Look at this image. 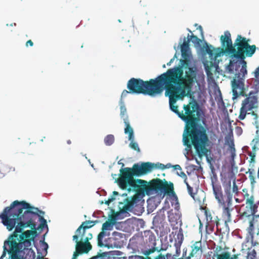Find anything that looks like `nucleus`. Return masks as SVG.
Instances as JSON below:
<instances>
[{"instance_id":"1","label":"nucleus","mask_w":259,"mask_h":259,"mask_svg":"<svg viewBox=\"0 0 259 259\" xmlns=\"http://www.w3.org/2000/svg\"><path fill=\"white\" fill-rule=\"evenodd\" d=\"M161 75L165 96L169 98L170 109L186 122L183 135L186 150L188 152L191 151L193 145L200 158L207 156L208 138L205 128L200 123L202 112L199 105L195 101L184 105L185 113L179 111L178 106L175 105L178 100H182L188 96L196 77L195 70L192 67H188L184 77L182 67H177L168 69Z\"/></svg>"},{"instance_id":"2","label":"nucleus","mask_w":259,"mask_h":259,"mask_svg":"<svg viewBox=\"0 0 259 259\" xmlns=\"http://www.w3.org/2000/svg\"><path fill=\"white\" fill-rule=\"evenodd\" d=\"M155 167L165 169V166L162 163L154 164L150 162H143L140 165L135 163L132 168L125 167L120 169V177L117 181L119 187L123 190L127 189L129 191L130 186L135 191L138 193H145L147 195L151 194L153 192H164L167 194H175L174 185L164 179L159 178L153 179L147 183L146 181L135 180L134 176H140L150 172Z\"/></svg>"},{"instance_id":"3","label":"nucleus","mask_w":259,"mask_h":259,"mask_svg":"<svg viewBox=\"0 0 259 259\" xmlns=\"http://www.w3.org/2000/svg\"><path fill=\"white\" fill-rule=\"evenodd\" d=\"M35 214L28 212L26 216L21 219L16 220L9 219L6 215L3 217V224L6 227L9 231H12L14 228L16 229L17 223L20 222L29 224V226L25 227H30L31 230H27L17 233V237H15L14 241L11 242V248L9 250V254L11 259H35V252L30 248L32 241L37 235V231L35 229V225L32 224V219Z\"/></svg>"},{"instance_id":"4","label":"nucleus","mask_w":259,"mask_h":259,"mask_svg":"<svg viewBox=\"0 0 259 259\" xmlns=\"http://www.w3.org/2000/svg\"><path fill=\"white\" fill-rule=\"evenodd\" d=\"M39 211L40 214H44L45 212L41 210H39L38 208L31 206L29 203L25 201H19L15 200L13 202L10 206L6 207L4 208L3 212L0 214V219L3 223V217L6 215L9 219H14L17 221V220L22 219L26 216V213L30 212L34 214L35 217L33 216L32 220V224H34L35 229L36 231V224L35 221L37 218L40 224L39 228L43 229L45 227H47V221L42 216H40L38 213Z\"/></svg>"},{"instance_id":"5","label":"nucleus","mask_w":259,"mask_h":259,"mask_svg":"<svg viewBox=\"0 0 259 259\" xmlns=\"http://www.w3.org/2000/svg\"><path fill=\"white\" fill-rule=\"evenodd\" d=\"M220 39L222 46L225 47L226 53L231 55L232 57L240 59L239 62L245 61L246 57H252L256 49L255 45H250L249 39L241 35H238L235 40L234 46L237 47L236 49L233 46L231 33L229 31H225L224 35H221Z\"/></svg>"},{"instance_id":"6","label":"nucleus","mask_w":259,"mask_h":259,"mask_svg":"<svg viewBox=\"0 0 259 259\" xmlns=\"http://www.w3.org/2000/svg\"><path fill=\"white\" fill-rule=\"evenodd\" d=\"M127 88L133 94H142L151 97L160 95L164 90L162 75L148 81L132 78L127 82Z\"/></svg>"},{"instance_id":"7","label":"nucleus","mask_w":259,"mask_h":259,"mask_svg":"<svg viewBox=\"0 0 259 259\" xmlns=\"http://www.w3.org/2000/svg\"><path fill=\"white\" fill-rule=\"evenodd\" d=\"M247 63L245 61L237 62L230 60L226 67V70L230 73H234L235 76L231 81L233 98H237L239 95L246 96L244 89V79L247 73Z\"/></svg>"},{"instance_id":"8","label":"nucleus","mask_w":259,"mask_h":259,"mask_svg":"<svg viewBox=\"0 0 259 259\" xmlns=\"http://www.w3.org/2000/svg\"><path fill=\"white\" fill-rule=\"evenodd\" d=\"M225 194H223L222 188L219 196L214 195L218 201L219 206L222 209V218L225 224L227 225L232 221L231 211L234 210L233 206V195L231 193V186H223Z\"/></svg>"},{"instance_id":"9","label":"nucleus","mask_w":259,"mask_h":259,"mask_svg":"<svg viewBox=\"0 0 259 259\" xmlns=\"http://www.w3.org/2000/svg\"><path fill=\"white\" fill-rule=\"evenodd\" d=\"M254 80L255 77L253 80V85H254L255 90H257V92H250L248 96L246 95V97L242 101L241 107L240 109L239 115L238 117L239 120H242L244 119L247 115H249L251 113L252 115L254 117L255 121H256V119L254 118L255 117L253 115V113H256L253 111V110L256 109L258 106L257 92L259 90V88L256 89L255 86L254 85L253 82Z\"/></svg>"},{"instance_id":"10","label":"nucleus","mask_w":259,"mask_h":259,"mask_svg":"<svg viewBox=\"0 0 259 259\" xmlns=\"http://www.w3.org/2000/svg\"><path fill=\"white\" fill-rule=\"evenodd\" d=\"M251 215V217L246 216L243 214H240L239 219L243 222H247L249 223V226L246 229L249 236L247 237V243L249 240L254 241V234H259V224L257 223L259 220V215Z\"/></svg>"},{"instance_id":"11","label":"nucleus","mask_w":259,"mask_h":259,"mask_svg":"<svg viewBox=\"0 0 259 259\" xmlns=\"http://www.w3.org/2000/svg\"><path fill=\"white\" fill-rule=\"evenodd\" d=\"M93 237L92 233H89L86 236L81 234H75L73 236V240L76 243L75 249L82 253H88L91 249L92 245L89 240Z\"/></svg>"},{"instance_id":"12","label":"nucleus","mask_w":259,"mask_h":259,"mask_svg":"<svg viewBox=\"0 0 259 259\" xmlns=\"http://www.w3.org/2000/svg\"><path fill=\"white\" fill-rule=\"evenodd\" d=\"M28 226L29 224L24 223L22 222H20L17 223L16 229H15L13 233L9 236L8 239L4 242L3 246L4 251L0 259H3V258L6 256L7 252L9 254V250L11 248V245L10 243H11L12 241H14L15 237H17V233L21 232L22 231L25 229V227Z\"/></svg>"},{"instance_id":"13","label":"nucleus","mask_w":259,"mask_h":259,"mask_svg":"<svg viewBox=\"0 0 259 259\" xmlns=\"http://www.w3.org/2000/svg\"><path fill=\"white\" fill-rule=\"evenodd\" d=\"M246 202V206L244 208L243 207L240 210V214H243L246 216L251 217L254 215L257 211V205L254 203V197L246 193L244 196Z\"/></svg>"},{"instance_id":"14","label":"nucleus","mask_w":259,"mask_h":259,"mask_svg":"<svg viewBox=\"0 0 259 259\" xmlns=\"http://www.w3.org/2000/svg\"><path fill=\"white\" fill-rule=\"evenodd\" d=\"M236 250L233 248L231 254L230 252L226 250V248H223L220 245H218L214 248L213 254V259L215 257L217 259H239L241 254L240 253H235Z\"/></svg>"},{"instance_id":"15","label":"nucleus","mask_w":259,"mask_h":259,"mask_svg":"<svg viewBox=\"0 0 259 259\" xmlns=\"http://www.w3.org/2000/svg\"><path fill=\"white\" fill-rule=\"evenodd\" d=\"M203 252V245L201 240L195 241L191 246V251L186 259H201Z\"/></svg>"},{"instance_id":"16","label":"nucleus","mask_w":259,"mask_h":259,"mask_svg":"<svg viewBox=\"0 0 259 259\" xmlns=\"http://www.w3.org/2000/svg\"><path fill=\"white\" fill-rule=\"evenodd\" d=\"M247 155L250 157V160H249V167L250 168L248 169V171L246 174H249V179L250 181L251 185L253 186L255 183V178L253 175L254 167V163L255 162V156H256V151L252 149V151H248L247 152Z\"/></svg>"},{"instance_id":"17","label":"nucleus","mask_w":259,"mask_h":259,"mask_svg":"<svg viewBox=\"0 0 259 259\" xmlns=\"http://www.w3.org/2000/svg\"><path fill=\"white\" fill-rule=\"evenodd\" d=\"M168 218L171 226H172V229L178 230L179 229L178 226H176L178 225L179 224L180 227L182 224L180 213L178 211L174 212L172 210H171L168 212ZM177 232V231H176V234Z\"/></svg>"},{"instance_id":"18","label":"nucleus","mask_w":259,"mask_h":259,"mask_svg":"<svg viewBox=\"0 0 259 259\" xmlns=\"http://www.w3.org/2000/svg\"><path fill=\"white\" fill-rule=\"evenodd\" d=\"M120 115L121 118L123 119L124 123L125 125L124 128V133H127L131 131L130 138L132 135V127L130 125V121L128 120V116L126 114V109L122 100H120Z\"/></svg>"},{"instance_id":"19","label":"nucleus","mask_w":259,"mask_h":259,"mask_svg":"<svg viewBox=\"0 0 259 259\" xmlns=\"http://www.w3.org/2000/svg\"><path fill=\"white\" fill-rule=\"evenodd\" d=\"M255 121L256 132L254 139L251 141L250 145L252 146V149L256 151L259 150V119H258V115L254 114Z\"/></svg>"},{"instance_id":"20","label":"nucleus","mask_w":259,"mask_h":259,"mask_svg":"<svg viewBox=\"0 0 259 259\" xmlns=\"http://www.w3.org/2000/svg\"><path fill=\"white\" fill-rule=\"evenodd\" d=\"M200 209L204 211L206 224H216V226L218 227L219 220L217 217H213L211 212L206 206H203L200 205Z\"/></svg>"},{"instance_id":"21","label":"nucleus","mask_w":259,"mask_h":259,"mask_svg":"<svg viewBox=\"0 0 259 259\" xmlns=\"http://www.w3.org/2000/svg\"><path fill=\"white\" fill-rule=\"evenodd\" d=\"M98 221H86L82 223L81 225L77 229L75 234H81L85 235V231L87 229H90L93 227Z\"/></svg>"},{"instance_id":"22","label":"nucleus","mask_w":259,"mask_h":259,"mask_svg":"<svg viewBox=\"0 0 259 259\" xmlns=\"http://www.w3.org/2000/svg\"><path fill=\"white\" fill-rule=\"evenodd\" d=\"M211 184L214 195L219 196L221 192V185L219 184L216 174H213L211 177Z\"/></svg>"},{"instance_id":"23","label":"nucleus","mask_w":259,"mask_h":259,"mask_svg":"<svg viewBox=\"0 0 259 259\" xmlns=\"http://www.w3.org/2000/svg\"><path fill=\"white\" fill-rule=\"evenodd\" d=\"M125 134H128V140L131 141V143H130V147L134 149V150L137 151V152H140V149L139 147L138 144L137 143L135 142L134 140V131L132 128V135H131V137L130 138L131 135V131L128 132L127 133H124Z\"/></svg>"},{"instance_id":"24","label":"nucleus","mask_w":259,"mask_h":259,"mask_svg":"<svg viewBox=\"0 0 259 259\" xmlns=\"http://www.w3.org/2000/svg\"><path fill=\"white\" fill-rule=\"evenodd\" d=\"M144 236L145 237L147 238V240H148L150 243H152L154 245L153 247H155L159 249L157 247H155L156 245V236L150 230H146L144 232Z\"/></svg>"},{"instance_id":"25","label":"nucleus","mask_w":259,"mask_h":259,"mask_svg":"<svg viewBox=\"0 0 259 259\" xmlns=\"http://www.w3.org/2000/svg\"><path fill=\"white\" fill-rule=\"evenodd\" d=\"M138 197L136 195L133 196L131 199L127 198L126 199V203L124 206L125 210H130L132 208L134 204L137 202Z\"/></svg>"},{"instance_id":"26","label":"nucleus","mask_w":259,"mask_h":259,"mask_svg":"<svg viewBox=\"0 0 259 259\" xmlns=\"http://www.w3.org/2000/svg\"><path fill=\"white\" fill-rule=\"evenodd\" d=\"M225 140L226 144L229 146L232 153H234L235 151V148L232 133H231V134H229L226 137Z\"/></svg>"},{"instance_id":"27","label":"nucleus","mask_w":259,"mask_h":259,"mask_svg":"<svg viewBox=\"0 0 259 259\" xmlns=\"http://www.w3.org/2000/svg\"><path fill=\"white\" fill-rule=\"evenodd\" d=\"M190 39H188L187 41H184L183 44L181 45V50L182 57L187 59L188 56V51L189 50Z\"/></svg>"},{"instance_id":"28","label":"nucleus","mask_w":259,"mask_h":259,"mask_svg":"<svg viewBox=\"0 0 259 259\" xmlns=\"http://www.w3.org/2000/svg\"><path fill=\"white\" fill-rule=\"evenodd\" d=\"M184 240V235L183 233L182 229L180 227L178 232L177 234V237L175 239V246H181Z\"/></svg>"},{"instance_id":"29","label":"nucleus","mask_w":259,"mask_h":259,"mask_svg":"<svg viewBox=\"0 0 259 259\" xmlns=\"http://www.w3.org/2000/svg\"><path fill=\"white\" fill-rule=\"evenodd\" d=\"M254 77H255V80L254 81V85L255 86L256 89L259 88V66L256 68L253 72Z\"/></svg>"},{"instance_id":"30","label":"nucleus","mask_w":259,"mask_h":259,"mask_svg":"<svg viewBox=\"0 0 259 259\" xmlns=\"http://www.w3.org/2000/svg\"><path fill=\"white\" fill-rule=\"evenodd\" d=\"M104 141L106 145L110 146L114 142V137L113 135H108L105 137Z\"/></svg>"},{"instance_id":"31","label":"nucleus","mask_w":259,"mask_h":259,"mask_svg":"<svg viewBox=\"0 0 259 259\" xmlns=\"http://www.w3.org/2000/svg\"><path fill=\"white\" fill-rule=\"evenodd\" d=\"M9 171V169L7 165L0 163V177H4Z\"/></svg>"},{"instance_id":"32","label":"nucleus","mask_w":259,"mask_h":259,"mask_svg":"<svg viewBox=\"0 0 259 259\" xmlns=\"http://www.w3.org/2000/svg\"><path fill=\"white\" fill-rule=\"evenodd\" d=\"M216 224H205V234L209 235L212 233L214 230V225Z\"/></svg>"},{"instance_id":"33","label":"nucleus","mask_w":259,"mask_h":259,"mask_svg":"<svg viewBox=\"0 0 259 259\" xmlns=\"http://www.w3.org/2000/svg\"><path fill=\"white\" fill-rule=\"evenodd\" d=\"M113 226L111 222L108 221H106L102 225V230L104 232L107 230H112Z\"/></svg>"},{"instance_id":"34","label":"nucleus","mask_w":259,"mask_h":259,"mask_svg":"<svg viewBox=\"0 0 259 259\" xmlns=\"http://www.w3.org/2000/svg\"><path fill=\"white\" fill-rule=\"evenodd\" d=\"M189 35L188 34V39H190V41H191L196 46L200 45L201 40L197 36L193 34L190 36V38H189Z\"/></svg>"},{"instance_id":"35","label":"nucleus","mask_w":259,"mask_h":259,"mask_svg":"<svg viewBox=\"0 0 259 259\" xmlns=\"http://www.w3.org/2000/svg\"><path fill=\"white\" fill-rule=\"evenodd\" d=\"M232 177H225L222 179L223 186H231Z\"/></svg>"},{"instance_id":"36","label":"nucleus","mask_w":259,"mask_h":259,"mask_svg":"<svg viewBox=\"0 0 259 259\" xmlns=\"http://www.w3.org/2000/svg\"><path fill=\"white\" fill-rule=\"evenodd\" d=\"M106 235V233L105 232L102 231L98 234V244L100 246H102L103 245V238Z\"/></svg>"},{"instance_id":"37","label":"nucleus","mask_w":259,"mask_h":259,"mask_svg":"<svg viewBox=\"0 0 259 259\" xmlns=\"http://www.w3.org/2000/svg\"><path fill=\"white\" fill-rule=\"evenodd\" d=\"M185 184L187 186L188 192L190 196L194 199L196 200V198L195 197V193L193 192V188L190 186L187 181L185 182Z\"/></svg>"},{"instance_id":"38","label":"nucleus","mask_w":259,"mask_h":259,"mask_svg":"<svg viewBox=\"0 0 259 259\" xmlns=\"http://www.w3.org/2000/svg\"><path fill=\"white\" fill-rule=\"evenodd\" d=\"M175 246L176 248V254L172 255L171 253H170L173 257H170L169 259H176L175 256H179V254H180L181 246L179 245V247L178 246Z\"/></svg>"},{"instance_id":"39","label":"nucleus","mask_w":259,"mask_h":259,"mask_svg":"<svg viewBox=\"0 0 259 259\" xmlns=\"http://www.w3.org/2000/svg\"><path fill=\"white\" fill-rule=\"evenodd\" d=\"M205 51L206 52L209 54L210 56H212L213 53V49L211 48V46H208L206 44V47L205 48Z\"/></svg>"},{"instance_id":"40","label":"nucleus","mask_w":259,"mask_h":259,"mask_svg":"<svg viewBox=\"0 0 259 259\" xmlns=\"http://www.w3.org/2000/svg\"><path fill=\"white\" fill-rule=\"evenodd\" d=\"M117 215V213H116L115 215H111L110 219L108 220V222H110L111 223H112L113 226L116 224Z\"/></svg>"},{"instance_id":"41","label":"nucleus","mask_w":259,"mask_h":259,"mask_svg":"<svg viewBox=\"0 0 259 259\" xmlns=\"http://www.w3.org/2000/svg\"><path fill=\"white\" fill-rule=\"evenodd\" d=\"M232 192L235 194H237L238 192V188L235 182V179H234L233 182Z\"/></svg>"},{"instance_id":"42","label":"nucleus","mask_w":259,"mask_h":259,"mask_svg":"<svg viewBox=\"0 0 259 259\" xmlns=\"http://www.w3.org/2000/svg\"><path fill=\"white\" fill-rule=\"evenodd\" d=\"M235 132L238 136H240L243 132L242 129L240 126H236L235 128Z\"/></svg>"},{"instance_id":"43","label":"nucleus","mask_w":259,"mask_h":259,"mask_svg":"<svg viewBox=\"0 0 259 259\" xmlns=\"http://www.w3.org/2000/svg\"><path fill=\"white\" fill-rule=\"evenodd\" d=\"M178 175L184 179V183L187 181V177L184 172L181 171L180 174L178 172Z\"/></svg>"},{"instance_id":"44","label":"nucleus","mask_w":259,"mask_h":259,"mask_svg":"<svg viewBox=\"0 0 259 259\" xmlns=\"http://www.w3.org/2000/svg\"><path fill=\"white\" fill-rule=\"evenodd\" d=\"M131 93L130 91H127L126 90H124L122 91L121 95V99L122 100V98H125L126 97V96L129 94Z\"/></svg>"},{"instance_id":"45","label":"nucleus","mask_w":259,"mask_h":259,"mask_svg":"<svg viewBox=\"0 0 259 259\" xmlns=\"http://www.w3.org/2000/svg\"><path fill=\"white\" fill-rule=\"evenodd\" d=\"M115 200V198L114 196H111L110 198H108L107 200H105V203L108 205L110 204V203Z\"/></svg>"},{"instance_id":"46","label":"nucleus","mask_w":259,"mask_h":259,"mask_svg":"<svg viewBox=\"0 0 259 259\" xmlns=\"http://www.w3.org/2000/svg\"><path fill=\"white\" fill-rule=\"evenodd\" d=\"M81 253L80 252V251L79 250H78V249H76V250L73 253V257H72V259H76V258L77 257V256L79 254H81Z\"/></svg>"},{"instance_id":"47","label":"nucleus","mask_w":259,"mask_h":259,"mask_svg":"<svg viewBox=\"0 0 259 259\" xmlns=\"http://www.w3.org/2000/svg\"><path fill=\"white\" fill-rule=\"evenodd\" d=\"M33 46V42L31 40H28L26 42V46L27 47L28 46L32 47Z\"/></svg>"},{"instance_id":"48","label":"nucleus","mask_w":259,"mask_h":259,"mask_svg":"<svg viewBox=\"0 0 259 259\" xmlns=\"http://www.w3.org/2000/svg\"><path fill=\"white\" fill-rule=\"evenodd\" d=\"M202 228H203V224L202 223L201 221L199 220V232H200V233H201V234H202Z\"/></svg>"},{"instance_id":"49","label":"nucleus","mask_w":259,"mask_h":259,"mask_svg":"<svg viewBox=\"0 0 259 259\" xmlns=\"http://www.w3.org/2000/svg\"><path fill=\"white\" fill-rule=\"evenodd\" d=\"M175 169L176 170H182V168L180 165L177 164L173 166Z\"/></svg>"},{"instance_id":"50","label":"nucleus","mask_w":259,"mask_h":259,"mask_svg":"<svg viewBox=\"0 0 259 259\" xmlns=\"http://www.w3.org/2000/svg\"><path fill=\"white\" fill-rule=\"evenodd\" d=\"M174 59H175L174 58L171 59L170 60L168 63H167V65L170 66L171 65V64L173 62Z\"/></svg>"},{"instance_id":"51","label":"nucleus","mask_w":259,"mask_h":259,"mask_svg":"<svg viewBox=\"0 0 259 259\" xmlns=\"http://www.w3.org/2000/svg\"><path fill=\"white\" fill-rule=\"evenodd\" d=\"M43 245L45 246V249H47L48 247V244L46 242L43 243Z\"/></svg>"},{"instance_id":"52","label":"nucleus","mask_w":259,"mask_h":259,"mask_svg":"<svg viewBox=\"0 0 259 259\" xmlns=\"http://www.w3.org/2000/svg\"><path fill=\"white\" fill-rule=\"evenodd\" d=\"M198 28L200 30L201 33L202 34V33H203V29H202V26H199Z\"/></svg>"},{"instance_id":"53","label":"nucleus","mask_w":259,"mask_h":259,"mask_svg":"<svg viewBox=\"0 0 259 259\" xmlns=\"http://www.w3.org/2000/svg\"><path fill=\"white\" fill-rule=\"evenodd\" d=\"M113 194L114 195H118V193L117 192H116V191H113Z\"/></svg>"},{"instance_id":"54","label":"nucleus","mask_w":259,"mask_h":259,"mask_svg":"<svg viewBox=\"0 0 259 259\" xmlns=\"http://www.w3.org/2000/svg\"><path fill=\"white\" fill-rule=\"evenodd\" d=\"M67 143L68 144H70L71 143V142L70 140H68L67 141Z\"/></svg>"},{"instance_id":"55","label":"nucleus","mask_w":259,"mask_h":259,"mask_svg":"<svg viewBox=\"0 0 259 259\" xmlns=\"http://www.w3.org/2000/svg\"><path fill=\"white\" fill-rule=\"evenodd\" d=\"M257 178L259 179V167L257 170Z\"/></svg>"},{"instance_id":"56","label":"nucleus","mask_w":259,"mask_h":259,"mask_svg":"<svg viewBox=\"0 0 259 259\" xmlns=\"http://www.w3.org/2000/svg\"><path fill=\"white\" fill-rule=\"evenodd\" d=\"M181 62L184 63H186V61L185 60H181Z\"/></svg>"},{"instance_id":"57","label":"nucleus","mask_w":259,"mask_h":259,"mask_svg":"<svg viewBox=\"0 0 259 259\" xmlns=\"http://www.w3.org/2000/svg\"><path fill=\"white\" fill-rule=\"evenodd\" d=\"M198 201H199V204H201V200H199Z\"/></svg>"},{"instance_id":"58","label":"nucleus","mask_w":259,"mask_h":259,"mask_svg":"<svg viewBox=\"0 0 259 259\" xmlns=\"http://www.w3.org/2000/svg\"><path fill=\"white\" fill-rule=\"evenodd\" d=\"M187 29L189 32H191V31L188 28Z\"/></svg>"},{"instance_id":"59","label":"nucleus","mask_w":259,"mask_h":259,"mask_svg":"<svg viewBox=\"0 0 259 259\" xmlns=\"http://www.w3.org/2000/svg\"><path fill=\"white\" fill-rule=\"evenodd\" d=\"M165 67V65H163V67Z\"/></svg>"},{"instance_id":"60","label":"nucleus","mask_w":259,"mask_h":259,"mask_svg":"<svg viewBox=\"0 0 259 259\" xmlns=\"http://www.w3.org/2000/svg\"><path fill=\"white\" fill-rule=\"evenodd\" d=\"M204 198H203L202 199V200H203L202 201H203H203H204Z\"/></svg>"},{"instance_id":"61","label":"nucleus","mask_w":259,"mask_h":259,"mask_svg":"<svg viewBox=\"0 0 259 259\" xmlns=\"http://www.w3.org/2000/svg\"><path fill=\"white\" fill-rule=\"evenodd\" d=\"M238 199L237 198V199H236V201H238Z\"/></svg>"}]
</instances>
